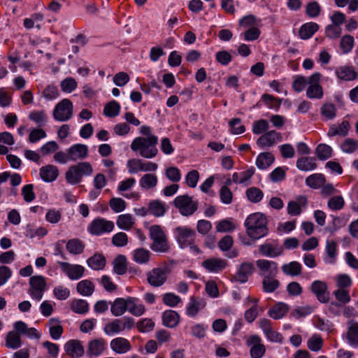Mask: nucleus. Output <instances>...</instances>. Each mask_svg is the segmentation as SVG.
I'll use <instances>...</instances> for the list:
<instances>
[{
	"label": "nucleus",
	"mask_w": 358,
	"mask_h": 358,
	"mask_svg": "<svg viewBox=\"0 0 358 358\" xmlns=\"http://www.w3.org/2000/svg\"><path fill=\"white\" fill-rule=\"evenodd\" d=\"M267 222L266 217L262 213L248 215L244 222L247 235L255 240L266 236L268 231Z\"/></svg>",
	"instance_id": "nucleus-1"
},
{
	"label": "nucleus",
	"mask_w": 358,
	"mask_h": 358,
	"mask_svg": "<svg viewBox=\"0 0 358 358\" xmlns=\"http://www.w3.org/2000/svg\"><path fill=\"white\" fill-rule=\"evenodd\" d=\"M158 137L152 135L148 137H136L131 144V149L134 152H138L141 157L146 159H152L158 154L157 145Z\"/></svg>",
	"instance_id": "nucleus-2"
},
{
	"label": "nucleus",
	"mask_w": 358,
	"mask_h": 358,
	"mask_svg": "<svg viewBox=\"0 0 358 358\" xmlns=\"http://www.w3.org/2000/svg\"><path fill=\"white\" fill-rule=\"evenodd\" d=\"M93 173V169L90 162H82L71 165L65 173V179L69 184L77 185L80 183L83 176H90Z\"/></svg>",
	"instance_id": "nucleus-3"
},
{
	"label": "nucleus",
	"mask_w": 358,
	"mask_h": 358,
	"mask_svg": "<svg viewBox=\"0 0 358 358\" xmlns=\"http://www.w3.org/2000/svg\"><path fill=\"white\" fill-rule=\"evenodd\" d=\"M150 238L152 241L150 249L156 252L167 253L170 251L168 238L159 225H152L149 229Z\"/></svg>",
	"instance_id": "nucleus-4"
},
{
	"label": "nucleus",
	"mask_w": 358,
	"mask_h": 358,
	"mask_svg": "<svg viewBox=\"0 0 358 358\" xmlns=\"http://www.w3.org/2000/svg\"><path fill=\"white\" fill-rule=\"evenodd\" d=\"M174 206L185 217L193 215L198 209L199 203L187 194L178 196L173 201Z\"/></svg>",
	"instance_id": "nucleus-5"
},
{
	"label": "nucleus",
	"mask_w": 358,
	"mask_h": 358,
	"mask_svg": "<svg viewBox=\"0 0 358 358\" xmlns=\"http://www.w3.org/2000/svg\"><path fill=\"white\" fill-rule=\"evenodd\" d=\"M73 103L68 99H64L59 102L53 110V117L59 122H66L73 115Z\"/></svg>",
	"instance_id": "nucleus-6"
},
{
	"label": "nucleus",
	"mask_w": 358,
	"mask_h": 358,
	"mask_svg": "<svg viewBox=\"0 0 358 358\" xmlns=\"http://www.w3.org/2000/svg\"><path fill=\"white\" fill-rule=\"evenodd\" d=\"M171 269L168 266L155 268L146 273L148 282L152 287H158L164 284Z\"/></svg>",
	"instance_id": "nucleus-7"
},
{
	"label": "nucleus",
	"mask_w": 358,
	"mask_h": 358,
	"mask_svg": "<svg viewBox=\"0 0 358 358\" xmlns=\"http://www.w3.org/2000/svg\"><path fill=\"white\" fill-rule=\"evenodd\" d=\"M176 239L181 248L194 243L196 232L187 227H178L174 229Z\"/></svg>",
	"instance_id": "nucleus-8"
},
{
	"label": "nucleus",
	"mask_w": 358,
	"mask_h": 358,
	"mask_svg": "<svg viewBox=\"0 0 358 358\" xmlns=\"http://www.w3.org/2000/svg\"><path fill=\"white\" fill-rule=\"evenodd\" d=\"M114 227L113 222L99 217L90 223L88 231L92 235L100 236L104 233H110L113 230Z\"/></svg>",
	"instance_id": "nucleus-9"
},
{
	"label": "nucleus",
	"mask_w": 358,
	"mask_h": 358,
	"mask_svg": "<svg viewBox=\"0 0 358 358\" xmlns=\"http://www.w3.org/2000/svg\"><path fill=\"white\" fill-rule=\"evenodd\" d=\"M30 289L29 293L31 296L40 301L43 295L46 287L45 278L42 275H34L29 279Z\"/></svg>",
	"instance_id": "nucleus-10"
},
{
	"label": "nucleus",
	"mask_w": 358,
	"mask_h": 358,
	"mask_svg": "<svg viewBox=\"0 0 358 358\" xmlns=\"http://www.w3.org/2000/svg\"><path fill=\"white\" fill-rule=\"evenodd\" d=\"M321 74L315 72L309 77V86L306 90V96L309 99H320L323 96L322 87L320 85Z\"/></svg>",
	"instance_id": "nucleus-11"
},
{
	"label": "nucleus",
	"mask_w": 358,
	"mask_h": 358,
	"mask_svg": "<svg viewBox=\"0 0 358 358\" xmlns=\"http://www.w3.org/2000/svg\"><path fill=\"white\" fill-rule=\"evenodd\" d=\"M127 168L130 173H136L139 171H155L157 169L158 165L150 162H143L139 159H132L127 162Z\"/></svg>",
	"instance_id": "nucleus-12"
},
{
	"label": "nucleus",
	"mask_w": 358,
	"mask_h": 358,
	"mask_svg": "<svg viewBox=\"0 0 358 358\" xmlns=\"http://www.w3.org/2000/svg\"><path fill=\"white\" fill-rule=\"evenodd\" d=\"M62 271L69 279L78 280L82 278L85 273V268L79 264H71L68 262H58Z\"/></svg>",
	"instance_id": "nucleus-13"
},
{
	"label": "nucleus",
	"mask_w": 358,
	"mask_h": 358,
	"mask_svg": "<svg viewBox=\"0 0 358 358\" xmlns=\"http://www.w3.org/2000/svg\"><path fill=\"white\" fill-rule=\"evenodd\" d=\"M310 290L320 302L325 303L329 301V296L326 282L321 280H315L311 284Z\"/></svg>",
	"instance_id": "nucleus-14"
},
{
	"label": "nucleus",
	"mask_w": 358,
	"mask_h": 358,
	"mask_svg": "<svg viewBox=\"0 0 358 358\" xmlns=\"http://www.w3.org/2000/svg\"><path fill=\"white\" fill-rule=\"evenodd\" d=\"M88 147L85 144L78 143L67 149L69 161L82 160L88 156Z\"/></svg>",
	"instance_id": "nucleus-15"
},
{
	"label": "nucleus",
	"mask_w": 358,
	"mask_h": 358,
	"mask_svg": "<svg viewBox=\"0 0 358 358\" xmlns=\"http://www.w3.org/2000/svg\"><path fill=\"white\" fill-rule=\"evenodd\" d=\"M64 348L66 355L71 358L81 357L85 353L84 347L78 340L69 341L65 343Z\"/></svg>",
	"instance_id": "nucleus-16"
},
{
	"label": "nucleus",
	"mask_w": 358,
	"mask_h": 358,
	"mask_svg": "<svg viewBox=\"0 0 358 358\" xmlns=\"http://www.w3.org/2000/svg\"><path fill=\"white\" fill-rule=\"evenodd\" d=\"M255 266L251 262H245L241 264L236 273L234 275V279L236 282L245 283L248 281L249 276L254 272Z\"/></svg>",
	"instance_id": "nucleus-17"
},
{
	"label": "nucleus",
	"mask_w": 358,
	"mask_h": 358,
	"mask_svg": "<svg viewBox=\"0 0 358 358\" xmlns=\"http://www.w3.org/2000/svg\"><path fill=\"white\" fill-rule=\"evenodd\" d=\"M256 264L264 277H275L278 272V264L275 262L259 259Z\"/></svg>",
	"instance_id": "nucleus-18"
},
{
	"label": "nucleus",
	"mask_w": 358,
	"mask_h": 358,
	"mask_svg": "<svg viewBox=\"0 0 358 358\" xmlns=\"http://www.w3.org/2000/svg\"><path fill=\"white\" fill-rule=\"evenodd\" d=\"M201 264L209 272L219 273L226 268L227 263L224 259L212 257L206 259Z\"/></svg>",
	"instance_id": "nucleus-19"
},
{
	"label": "nucleus",
	"mask_w": 358,
	"mask_h": 358,
	"mask_svg": "<svg viewBox=\"0 0 358 358\" xmlns=\"http://www.w3.org/2000/svg\"><path fill=\"white\" fill-rule=\"evenodd\" d=\"M106 341L103 338H96L88 343L87 355L89 357H99L105 350Z\"/></svg>",
	"instance_id": "nucleus-20"
},
{
	"label": "nucleus",
	"mask_w": 358,
	"mask_h": 358,
	"mask_svg": "<svg viewBox=\"0 0 358 358\" xmlns=\"http://www.w3.org/2000/svg\"><path fill=\"white\" fill-rule=\"evenodd\" d=\"M39 175L41 178L46 182L55 181L59 175V170L57 166L48 164L43 166L39 169Z\"/></svg>",
	"instance_id": "nucleus-21"
},
{
	"label": "nucleus",
	"mask_w": 358,
	"mask_h": 358,
	"mask_svg": "<svg viewBox=\"0 0 358 358\" xmlns=\"http://www.w3.org/2000/svg\"><path fill=\"white\" fill-rule=\"evenodd\" d=\"M259 252L265 257H277L282 255L284 248L278 244L264 243L259 246Z\"/></svg>",
	"instance_id": "nucleus-22"
},
{
	"label": "nucleus",
	"mask_w": 358,
	"mask_h": 358,
	"mask_svg": "<svg viewBox=\"0 0 358 358\" xmlns=\"http://www.w3.org/2000/svg\"><path fill=\"white\" fill-rule=\"evenodd\" d=\"M110 348L117 354H124L131 349L129 341L124 338L117 337L113 339L110 343Z\"/></svg>",
	"instance_id": "nucleus-23"
},
{
	"label": "nucleus",
	"mask_w": 358,
	"mask_h": 358,
	"mask_svg": "<svg viewBox=\"0 0 358 358\" xmlns=\"http://www.w3.org/2000/svg\"><path fill=\"white\" fill-rule=\"evenodd\" d=\"M307 198L305 196H299L296 201H290L287 204V213L292 216H297L301 213V207L307 205Z\"/></svg>",
	"instance_id": "nucleus-24"
},
{
	"label": "nucleus",
	"mask_w": 358,
	"mask_h": 358,
	"mask_svg": "<svg viewBox=\"0 0 358 358\" xmlns=\"http://www.w3.org/2000/svg\"><path fill=\"white\" fill-rule=\"evenodd\" d=\"M14 329L17 333L26 335L30 338L39 339L41 334L36 329L31 327L28 328L27 324L22 321H17L14 323Z\"/></svg>",
	"instance_id": "nucleus-25"
},
{
	"label": "nucleus",
	"mask_w": 358,
	"mask_h": 358,
	"mask_svg": "<svg viewBox=\"0 0 358 358\" xmlns=\"http://www.w3.org/2000/svg\"><path fill=\"white\" fill-rule=\"evenodd\" d=\"M336 74L341 80L350 81L355 80L358 76V72L355 71L352 66H340L336 69Z\"/></svg>",
	"instance_id": "nucleus-26"
},
{
	"label": "nucleus",
	"mask_w": 358,
	"mask_h": 358,
	"mask_svg": "<svg viewBox=\"0 0 358 358\" xmlns=\"http://www.w3.org/2000/svg\"><path fill=\"white\" fill-rule=\"evenodd\" d=\"M180 316L178 313L175 310H167L163 313L162 323L166 327H176L178 324Z\"/></svg>",
	"instance_id": "nucleus-27"
},
{
	"label": "nucleus",
	"mask_w": 358,
	"mask_h": 358,
	"mask_svg": "<svg viewBox=\"0 0 358 358\" xmlns=\"http://www.w3.org/2000/svg\"><path fill=\"white\" fill-rule=\"evenodd\" d=\"M319 29V25L313 22L303 24L299 31V36L303 40L310 38Z\"/></svg>",
	"instance_id": "nucleus-28"
},
{
	"label": "nucleus",
	"mask_w": 358,
	"mask_h": 358,
	"mask_svg": "<svg viewBox=\"0 0 358 358\" xmlns=\"http://www.w3.org/2000/svg\"><path fill=\"white\" fill-rule=\"evenodd\" d=\"M346 339L349 345L358 348V322H351L346 332Z\"/></svg>",
	"instance_id": "nucleus-29"
},
{
	"label": "nucleus",
	"mask_w": 358,
	"mask_h": 358,
	"mask_svg": "<svg viewBox=\"0 0 358 358\" xmlns=\"http://www.w3.org/2000/svg\"><path fill=\"white\" fill-rule=\"evenodd\" d=\"M138 299L134 297H128V308L127 310L134 316L139 317L145 312V307L142 303H138Z\"/></svg>",
	"instance_id": "nucleus-30"
},
{
	"label": "nucleus",
	"mask_w": 358,
	"mask_h": 358,
	"mask_svg": "<svg viewBox=\"0 0 358 358\" xmlns=\"http://www.w3.org/2000/svg\"><path fill=\"white\" fill-rule=\"evenodd\" d=\"M85 244L79 238H72L67 241L66 248L72 255H80L84 252Z\"/></svg>",
	"instance_id": "nucleus-31"
},
{
	"label": "nucleus",
	"mask_w": 358,
	"mask_h": 358,
	"mask_svg": "<svg viewBox=\"0 0 358 358\" xmlns=\"http://www.w3.org/2000/svg\"><path fill=\"white\" fill-rule=\"evenodd\" d=\"M87 264L88 266L93 270H102L106 266V259L102 254L95 253L93 256L87 259Z\"/></svg>",
	"instance_id": "nucleus-32"
},
{
	"label": "nucleus",
	"mask_w": 358,
	"mask_h": 358,
	"mask_svg": "<svg viewBox=\"0 0 358 358\" xmlns=\"http://www.w3.org/2000/svg\"><path fill=\"white\" fill-rule=\"evenodd\" d=\"M128 308L127 299L117 298L111 305L110 311L114 316L122 315Z\"/></svg>",
	"instance_id": "nucleus-33"
},
{
	"label": "nucleus",
	"mask_w": 358,
	"mask_h": 358,
	"mask_svg": "<svg viewBox=\"0 0 358 358\" xmlns=\"http://www.w3.org/2000/svg\"><path fill=\"white\" fill-rule=\"evenodd\" d=\"M113 271L115 273L122 275L126 273L127 270V258L123 255H118L113 261Z\"/></svg>",
	"instance_id": "nucleus-34"
},
{
	"label": "nucleus",
	"mask_w": 358,
	"mask_h": 358,
	"mask_svg": "<svg viewBox=\"0 0 358 358\" xmlns=\"http://www.w3.org/2000/svg\"><path fill=\"white\" fill-rule=\"evenodd\" d=\"M148 208L149 214L155 217H162L166 211L165 203L158 199L150 201L148 203Z\"/></svg>",
	"instance_id": "nucleus-35"
},
{
	"label": "nucleus",
	"mask_w": 358,
	"mask_h": 358,
	"mask_svg": "<svg viewBox=\"0 0 358 358\" xmlns=\"http://www.w3.org/2000/svg\"><path fill=\"white\" fill-rule=\"evenodd\" d=\"M326 179L322 173H314L306 179V184L312 189H319L325 184Z\"/></svg>",
	"instance_id": "nucleus-36"
},
{
	"label": "nucleus",
	"mask_w": 358,
	"mask_h": 358,
	"mask_svg": "<svg viewBox=\"0 0 358 358\" xmlns=\"http://www.w3.org/2000/svg\"><path fill=\"white\" fill-rule=\"evenodd\" d=\"M274 160L275 157L271 152H262L257 158L256 165L259 169H266L274 162Z\"/></svg>",
	"instance_id": "nucleus-37"
},
{
	"label": "nucleus",
	"mask_w": 358,
	"mask_h": 358,
	"mask_svg": "<svg viewBox=\"0 0 358 358\" xmlns=\"http://www.w3.org/2000/svg\"><path fill=\"white\" fill-rule=\"evenodd\" d=\"M287 310L288 307L285 303H278L269 309L268 315L274 320H279L286 315Z\"/></svg>",
	"instance_id": "nucleus-38"
},
{
	"label": "nucleus",
	"mask_w": 358,
	"mask_h": 358,
	"mask_svg": "<svg viewBox=\"0 0 358 358\" xmlns=\"http://www.w3.org/2000/svg\"><path fill=\"white\" fill-rule=\"evenodd\" d=\"M350 128V124L348 121H343L338 127H331L327 135L329 137H332L336 135L341 136H345L348 134V131Z\"/></svg>",
	"instance_id": "nucleus-39"
},
{
	"label": "nucleus",
	"mask_w": 358,
	"mask_h": 358,
	"mask_svg": "<svg viewBox=\"0 0 358 358\" xmlns=\"http://www.w3.org/2000/svg\"><path fill=\"white\" fill-rule=\"evenodd\" d=\"M70 308L73 313L76 314L84 315L88 313L90 305L87 301L79 299L73 300Z\"/></svg>",
	"instance_id": "nucleus-40"
},
{
	"label": "nucleus",
	"mask_w": 358,
	"mask_h": 358,
	"mask_svg": "<svg viewBox=\"0 0 358 358\" xmlns=\"http://www.w3.org/2000/svg\"><path fill=\"white\" fill-rule=\"evenodd\" d=\"M296 167L304 171L314 170L317 167L315 159L307 157H301L296 162Z\"/></svg>",
	"instance_id": "nucleus-41"
},
{
	"label": "nucleus",
	"mask_w": 358,
	"mask_h": 358,
	"mask_svg": "<svg viewBox=\"0 0 358 358\" xmlns=\"http://www.w3.org/2000/svg\"><path fill=\"white\" fill-rule=\"evenodd\" d=\"M77 292L83 296H91L94 292V285L90 280H83L76 286Z\"/></svg>",
	"instance_id": "nucleus-42"
},
{
	"label": "nucleus",
	"mask_w": 358,
	"mask_h": 358,
	"mask_svg": "<svg viewBox=\"0 0 358 358\" xmlns=\"http://www.w3.org/2000/svg\"><path fill=\"white\" fill-rule=\"evenodd\" d=\"M157 181L156 175L146 173L140 179L139 185L143 189H152L156 187Z\"/></svg>",
	"instance_id": "nucleus-43"
},
{
	"label": "nucleus",
	"mask_w": 358,
	"mask_h": 358,
	"mask_svg": "<svg viewBox=\"0 0 358 358\" xmlns=\"http://www.w3.org/2000/svg\"><path fill=\"white\" fill-rule=\"evenodd\" d=\"M150 252L148 250L141 248L134 251L133 259L139 264H146L150 260Z\"/></svg>",
	"instance_id": "nucleus-44"
},
{
	"label": "nucleus",
	"mask_w": 358,
	"mask_h": 358,
	"mask_svg": "<svg viewBox=\"0 0 358 358\" xmlns=\"http://www.w3.org/2000/svg\"><path fill=\"white\" fill-rule=\"evenodd\" d=\"M103 331L107 335H112L113 334H118L124 331L122 329V320L115 319L111 322L108 323L103 328Z\"/></svg>",
	"instance_id": "nucleus-45"
},
{
	"label": "nucleus",
	"mask_w": 358,
	"mask_h": 358,
	"mask_svg": "<svg viewBox=\"0 0 358 358\" xmlns=\"http://www.w3.org/2000/svg\"><path fill=\"white\" fill-rule=\"evenodd\" d=\"M116 224L120 229L129 230L134 224V221L131 215L123 214L118 216Z\"/></svg>",
	"instance_id": "nucleus-46"
},
{
	"label": "nucleus",
	"mask_w": 358,
	"mask_h": 358,
	"mask_svg": "<svg viewBox=\"0 0 358 358\" xmlns=\"http://www.w3.org/2000/svg\"><path fill=\"white\" fill-rule=\"evenodd\" d=\"M20 334L17 331H10L6 336V345L12 349H17L21 346Z\"/></svg>",
	"instance_id": "nucleus-47"
},
{
	"label": "nucleus",
	"mask_w": 358,
	"mask_h": 358,
	"mask_svg": "<svg viewBox=\"0 0 358 358\" xmlns=\"http://www.w3.org/2000/svg\"><path fill=\"white\" fill-rule=\"evenodd\" d=\"M120 105L116 101H111L106 104L103 108V114L108 117H114L120 114Z\"/></svg>",
	"instance_id": "nucleus-48"
},
{
	"label": "nucleus",
	"mask_w": 358,
	"mask_h": 358,
	"mask_svg": "<svg viewBox=\"0 0 358 358\" xmlns=\"http://www.w3.org/2000/svg\"><path fill=\"white\" fill-rule=\"evenodd\" d=\"M332 148L331 146L321 143L315 149V154L320 160H326L332 156Z\"/></svg>",
	"instance_id": "nucleus-49"
},
{
	"label": "nucleus",
	"mask_w": 358,
	"mask_h": 358,
	"mask_svg": "<svg viewBox=\"0 0 358 358\" xmlns=\"http://www.w3.org/2000/svg\"><path fill=\"white\" fill-rule=\"evenodd\" d=\"M275 143L273 130L266 132L257 141V144L260 148L271 147Z\"/></svg>",
	"instance_id": "nucleus-50"
},
{
	"label": "nucleus",
	"mask_w": 358,
	"mask_h": 358,
	"mask_svg": "<svg viewBox=\"0 0 358 358\" xmlns=\"http://www.w3.org/2000/svg\"><path fill=\"white\" fill-rule=\"evenodd\" d=\"M282 271L292 276L298 275L301 273V265L298 262H291L282 266Z\"/></svg>",
	"instance_id": "nucleus-51"
},
{
	"label": "nucleus",
	"mask_w": 358,
	"mask_h": 358,
	"mask_svg": "<svg viewBox=\"0 0 358 358\" xmlns=\"http://www.w3.org/2000/svg\"><path fill=\"white\" fill-rule=\"evenodd\" d=\"M355 45L354 37L351 35H344L340 41V48L343 52L347 54L352 50Z\"/></svg>",
	"instance_id": "nucleus-52"
},
{
	"label": "nucleus",
	"mask_w": 358,
	"mask_h": 358,
	"mask_svg": "<svg viewBox=\"0 0 358 358\" xmlns=\"http://www.w3.org/2000/svg\"><path fill=\"white\" fill-rule=\"evenodd\" d=\"M246 196L250 201L256 203L262 199L264 193L259 188L252 187L246 190Z\"/></svg>",
	"instance_id": "nucleus-53"
},
{
	"label": "nucleus",
	"mask_w": 358,
	"mask_h": 358,
	"mask_svg": "<svg viewBox=\"0 0 358 358\" xmlns=\"http://www.w3.org/2000/svg\"><path fill=\"white\" fill-rule=\"evenodd\" d=\"M261 100L267 105L270 108L278 110L282 103V99L276 98L268 94H264Z\"/></svg>",
	"instance_id": "nucleus-54"
},
{
	"label": "nucleus",
	"mask_w": 358,
	"mask_h": 358,
	"mask_svg": "<svg viewBox=\"0 0 358 358\" xmlns=\"http://www.w3.org/2000/svg\"><path fill=\"white\" fill-rule=\"evenodd\" d=\"M203 306V303L196 301L194 297H191L187 307V314L191 317H194L199 313V309Z\"/></svg>",
	"instance_id": "nucleus-55"
},
{
	"label": "nucleus",
	"mask_w": 358,
	"mask_h": 358,
	"mask_svg": "<svg viewBox=\"0 0 358 358\" xmlns=\"http://www.w3.org/2000/svg\"><path fill=\"white\" fill-rule=\"evenodd\" d=\"M345 206V201L342 196H331L328 202V208L334 211L341 210Z\"/></svg>",
	"instance_id": "nucleus-56"
},
{
	"label": "nucleus",
	"mask_w": 358,
	"mask_h": 358,
	"mask_svg": "<svg viewBox=\"0 0 358 358\" xmlns=\"http://www.w3.org/2000/svg\"><path fill=\"white\" fill-rule=\"evenodd\" d=\"M29 118L38 126L44 125L47 121V115L44 110H36L31 112L29 115Z\"/></svg>",
	"instance_id": "nucleus-57"
},
{
	"label": "nucleus",
	"mask_w": 358,
	"mask_h": 358,
	"mask_svg": "<svg viewBox=\"0 0 358 358\" xmlns=\"http://www.w3.org/2000/svg\"><path fill=\"white\" fill-rule=\"evenodd\" d=\"M273 278V277H264L262 285L265 292H273L278 288L280 285L279 281Z\"/></svg>",
	"instance_id": "nucleus-58"
},
{
	"label": "nucleus",
	"mask_w": 358,
	"mask_h": 358,
	"mask_svg": "<svg viewBox=\"0 0 358 358\" xmlns=\"http://www.w3.org/2000/svg\"><path fill=\"white\" fill-rule=\"evenodd\" d=\"M109 206L115 213H118L124 210L127 203L122 198L113 197L109 201Z\"/></svg>",
	"instance_id": "nucleus-59"
},
{
	"label": "nucleus",
	"mask_w": 358,
	"mask_h": 358,
	"mask_svg": "<svg viewBox=\"0 0 358 358\" xmlns=\"http://www.w3.org/2000/svg\"><path fill=\"white\" fill-rule=\"evenodd\" d=\"M136 327L141 333L149 332L153 330L155 322L150 318H143L137 322Z\"/></svg>",
	"instance_id": "nucleus-60"
},
{
	"label": "nucleus",
	"mask_w": 358,
	"mask_h": 358,
	"mask_svg": "<svg viewBox=\"0 0 358 358\" xmlns=\"http://www.w3.org/2000/svg\"><path fill=\"white\" fill-rule=\"evenodd\" d=\"M308 84H309V78H306L303 76H296L293 81L292 87L295 92H301Z\"/></svg>",
	"instance_id": "nucleus-61"
},
{
	"label": "nucleus",
	"mask_w": 358,
	"mask_h": 358,
	"mask_svg": "<svg viewBox=\"0 0 358 358\" xmlns=\"http://www.w3.org/2000/svg\"><path fill=\"white\" fill-rule=\"evenodd\" d=\"M321 12V7L317 1H312L307 4L306 8V13L310 17H317Z\"/></svg>",
	"instance_id": "nucleus-62"
},
{
	"label": "nucleus",
	"mask_w": 358,
	"mask_h": 358,
	"mask_svg": "<svg viewBox=\"0 0 358 358\" xmlns=\"http://www.w3.org/2000/svg\"><path fill=\"white\" fill-rule=\"evenodd\" d=\"M342 29L341 27L329 24L325 28V36L331 39H336L341 36Z\"/></svg>",
	"instance_id": "nucleus-63"
},
{
	"label": "nucleus",
	"mask_w": 358,
	"mask_h": 358,
	"mask_svg": "<svg viewBox=\"0 0 358 358\" xmlns=\"http://www.w3.org/2000/svg\"><path fill=\"white\" fill-rule=\"evenodd\" d=\"M341 148L346 153H352L358 149V141L352 138H346L341 144Z\"/></svg>",
	"instance_id": "nucleus-64"
}]
</instances>
